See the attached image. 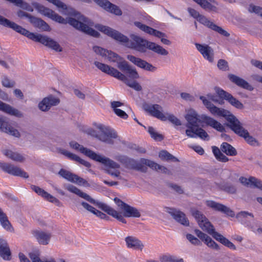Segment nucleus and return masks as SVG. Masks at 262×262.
<instances>
[{
	"label": "nucleus",
	"instance_id": "1",
	"mask_svg": "<svg viewBox=\"0 0 262 262\" xmlns=\"http://www.w3.org/2000/svg\"><path fill=\"white\" fill-rule=\"evenodd\" d=\"M93 50L95 53L100 55L109 61L117 63L118 68L126 75L122 73L117 69L105 63L99 61H95V66L102 72L107 74L116 79L124 82L129 87L136 91H140L142 90V86L135 80L130 79H139L140 76L136 69L125 61L122 57L117 54L108 51L106 49L99 46H94Z\"/></svg>",
	"mask_w": 262,
	"mask_h": 262
},
{
	"label": "nucleus",
	"instance_id": "2",
	"mask_svg": "<svg viewBox=\"0 0 262 262\" xmlns=\"http://www.w3.org/2000/svg\"><path fill=\"white\" fill-rule=\"evenodd\" d=\"M200 99L212 115L224 117L228 122L230 128L235 134L243 137L248 144L254 146L258 145V142L255 138L250 136L248 131L243 127L240 122L229 111L218 107L210 101L211 100L214 102H218L214 94L208 93L206 96H200Z\"/></svg>",
	"mask_w": 262,
	"mask_h": 262
},
{
	"label": "nucleus",
	"instance_id": "3",
	"mask_svg": "<svg viewBox=\"0 0 262 262\" xmlns=\"http://www.w3.org/2000/svg\"><path fill=\"white\" fill-rule=\"evenodd\" d=\"M184 117L187 121L186 127L188 128L186 130V134L189 138L199 137L203 140H209V136L207 133L201 127H199V124L201 122L219 132H223L225 130L224 126L220 122L206 115L199 116L192 108L186 110Z\"/></svg>",
	"mask_w": 262,
	"mask_h": 262
},
{
	"label": "nucleus",
	"instance_id": "4",
	"mask_svg": "<svg viewBox=\"0 0 262 262\" xmlns=\"http://www.w3.org/2000/svg\"><path fill=\"white\" fill-rule=\"evenodd\" d=\"M70 146L73 149L83 154L89 158L99 162L105 166V170L106 172L114 178L121 180L122 177L120 176V171L119 169L120 165L114 162L112 160L97 154L93 151L84 147L75 141H72L70 143Z\"/></svg>",
	"mask_w": 262,
	"mask_h": 262
},
{
	"label": "nucleus",
	"instance_id": "5",
	"mask_svg": "<svg viewBox=\"0 0 262 262\" xmlns=\"http://www.w3.org/2000/svg\"><path fill=\"white\" fill-rule=\"evenodd\" d=\"M0 25L6 27L11 28L28 38L33 41L40 42L56 51L60 52L62 51V49L59 45L53 39L46 36L30 32L20 26L18 25L14 22L9 20L1 15Z\"/></svg>",
	"mask_w": 262,
	"mask_h": 262
},
{
	"label": "nucleus",
	"instance_id": "6",
	"mask_svg": "<svg viewBox=\"0 0 262 262\" xmlns=\"http://www.w3.org/2000/svg\"><path fill=\"white\" fill-rule=\"evenodd\" d=\"M114 202L123 211V214L104 204L102 205L101 208L108 214L120 222L124 224L126 223V220L124 219V216L127 217H139L140 216V212L136 208L127 205L117 198L114 199Z\"/></svg>",
	"mask_w": 262,
	"mask_h": 262
},
{
	"label": "nucleus",
	"instance_id": "7",
	"mask_svg": "<svg viewBox=\"0 0 262 262\" xmlns=\"http://www.w3.org/2000/svg\"><path fill=\"white\" fill-rule=\"evenodd\" d=\"M192 215L196 220L199 226L203 230L211 235L214 238L220 242L225 246L232 250L236 249L235 246L232 242L223 235L215 231L213 226L209 222L208 219L200 211L195 210L193 212Z\"/></svg>",
	"mask_w": 262,
	"mask_h": 262
},
{
	"label": "nucleus",
	"instance_id": "8",
	"mask_svg": "<svg viewBox=\"0 0 262 262\" xmlns=\"http://www.w3.org/2000/svg\"><path fill=\"white\" fill-rule=\"evenodd\" d=\"M96 128L98 130L97 132L93 129H90L88 134L107 144H113L114 139L118 137L116 131L107 126L98 124L96 125Z\"/></svg>",
	"mask_w": 262,
	"mask_h": 262
},
{
	"label": "nucleus",
	"instance_id": "9",
	"mask_svg": "<svg viewBox=\"0 0 262 262\" xmlns=\"http://www.w3.org/2000/svg\"><path fill=\"white\" fill-rule=\"evenodd\" d=\"M134 24L137 27L145 33L160 38L161 41L163 44L166 45H170L171 44V41L165 38L166 37V35L165 33L143 25L140 22L136 21L134 23Z\"/></svg>",
	"mask_w": 262,
	"mask_h": 262
},
{
	"label": "nucleus",
	"instance_id": "10",
	"mask_svg": "<svg viewBox=\"0 0 262 262\" xmlns=\"http://www.w3.org/2000/svg\"><path fill=\"white\" fill-rule=\"evenodd\" d=\"M58 173L64 179L79 186H83L84 187L90 186L89 183L85 179L75 174L72 173L70 171L62 169L59 171Z\"/></svg>",
	"mask_w": 262,
	"mask_h": 262
},
{
	"label": "nucleus",
	"instance_id": "11",
	"mask_svg": "<svg viewBox=\"0 0 262 262\" xmlns=\"http://www.w3.org/2000/svg\"><path fill=\"white\" fill-rule=\"evenodd\" d=\"M0 168L4 171L14 176L20 177L23 178H28V174L23 169L14 165L0 162Z\"/></svg>",
	"mask_w": 262,
	"mask_h": 262
},
{
	"label": "nucleus",
	"instance_id": "12",
	"mask_svg": "<svg viewBox=\"0 0 262 262\" xmlns=\"http://www.w3.org/2000/svg\"><path fill=\"white\" fill-rule=\"evenodd\" d=\"M215 91L217 95L222 99L227 100L231 105L238 109H243L244 105L239 101L234 98L230 94L224 91L223 89L216 87Z\"/></svg>",
	"mask_w": 262,
	"mask_h": 262
},
{
	"label": "nucleus",
	"instance_id": "13",
	"mask_svg": "<svg viewBox=\"0 0 262 262\" xmlns=\"http://www.w3.org/2000/svg\"><path fill=\"white\" fill-rule=\"evenodd\" d=\"M144 110L151 116L162 121L164 120L166 112H164L162 107L157 104H146L143 106Z\"/></svg>",
	"mask_w": 262,
	"mask_h": 262
},
{
	"label": "nucleus",
	"instance_id": "14",
	"mask_svg": "<svg viewBox=\"0 0 262 262\" xmlns=\"http://www.w3.org/2000/svg\"><path fill=\"white\" fill-rule=\"evenodd\" d=\"M126 57L131 62L144 70L149 72H154L156 70L155 67L140 58L136 57L132 55H128Z\"/></svg>",
	"mask_w": 262,
	"mask_h": 262
},
{
	"label": "nucleus",
	"instance_id": "15",
	"mask_svg": "<svg viewBox=\"0 0 262 262\" xmlns=\"http://www.w3.org/2000/svg\"><path fill=\"white\" fill-rule=\"evenodd\" d=\"M59 103V99L52 95L44 98L38 103V108L43 112L48 111L53 106H55Z\"/></svg>",
	"mask_w": 262,
	"mask_h": 262
},
{
	"label": "nucleus",
	"instance_id": "16",
	"mask_svg": "<svg viewBox=\"0 0 262 262\" xmlns=\"http://www.w3.org/2000/svg\"><path fill=\"white\" fill-rule=\"evenodd\" d=\"M100 7L106 11L116 15H121L122 11L119 7L110 3L107 0H94Z\"/></svg>",
	"mask_w": 262,
	"mask_h": 262
},
{
	"label": "nucleus",
	"instance_id": "17",
	"mask_svg": "<svg viewBox=\"0 0 262 262\" xmlns=\"http://www.w3.org/2000/svg\"><path fill=\"white\" fill-rule=\"evenodd\" d=\"M206 204L208 207L215 211L221 212L231 217L234 216V213L232 210L222 204L218 203L213 201L208 200L206 201Z\"/></svg>",
	"mask_w": 262,
	"mask_h": 262
},
{
	"label": "nucleus",
	"instance_id": "18",
	"mask_svg": "<svg viewBox=\"0 0 262 262\" xmlns=\"http://www.w3.org/2000/svg\"><path fill=\"white\" fill-rule=\"evenodd\" d=\"M196 48L202 55L203 57L210 62H212L214 60V52L213 49L207 45H202L196 43Z\"/></svg>",
	"mask_w": 262,
	"mask_h": 262
},
{
	"label": "nucleus",
	"instance_id": "19",
	"mask_svg": "<svg viewBox=\"0 0 262 262\" xmlns=\"http://www.w3.org/2000/svg\"><path fill=\"white\" fill-rule=\"evenodd\" d=\"M197 20L199 21L200 23L202 24L205 26L208 27V28L212 29L213 30L215 31L218 32L220 34L225 36H229V34L225 30L223 29L220 27L216 26L212 22L210 21L206 17L203 15H200L199 17H198Z\"/></svg>",
	"mask_w": 262,
	"mask_h": 262
},
{
	"label": "nucleus",
	"instance_id": "20",
	"mask_svg": "<svg viewBox=\"0 0 262 262\" xmlns=\"http://www.w3.org/2000/svg\"><path fill=\"white\" fill-rule=\"evenodd\" d=\"M167 211L177 222L184 226L189 225V221L182 212L174 208H168Z\"/></svg>",
	"mask_w": 262,
	"mask_h": 262
},
{
	"label": "nucleus",
	"instance_id": "21",
	"mask_svg": "<svg viewBox=\"0 0 262 262\" xmlns=\"http://www.w3.org/2000/svg\"><path fill=\"white\" fill-rule=\"evenodd\" d=\"M32 189L37 194L43 198L45 200L51 203H54L57 205L60 204L59 201L54 196L52 195L42 188L35 186H31Z\"/></svg>",
	"mask_w": 262,
	"mask_h": 262
},
{
	"label": "nucleus",
	"instance_id": "22",
	"mask_svg": "<svg viewBox=\"0 0 262 262\" xmlns=\"http://www.w3.org/2000/svg\"><path fill=\"white\" fill-rule=\"evenodd\" d=\"M0 111L9 115L18 118L23 116V113L18 110L11 106L10 105L5 103L0 100Z\"/></svg>",
	"mask_w": 262,
	"mask_h": 262
},
{
	"label": "nucleus",
	"instance_id": "23",
	"mask_svg": "<svg viewBox=\"0 0 262 262\" xmlns=\"http://www.w3.org/2000/svg\"><path fill=\"white\" fill-rule=\"evenodd\" d=\"M125 242L128 248L141 251L144 248L142 242L136 237L128 236L125 237Z\"/></svg>",
	"mask_w": 262,
	"mask_h": 262
},
{
	"label": "nucleus",
	"instance_id": "24",
	"mask_svg": "<svg viewBox=\"0 0 262 262\" xmlns=\"http://www.w3.org/2000/svg\"><path fill=\"white\" fill-rule=\"evenodd\" d=\"M32 234L37 242L43 245H48L51 237L50 233L41 230H35Z\"/></svg>",
	"mask_w": 262,
	"mask_h": 262
},
{
	"label": "nucleus",
	"instance_id": "25",
	"mask_svg": "<svg viewBox=\"0 0 262 262\" xmlns=\"http://www.w3.org/2000/svg\"><path fill=\"white\" fill-rule=\"evenodd\" d=\"M195 233L202 241L209 248L214 250H219L220 247L212 238L202 231L196 230Z\"/></svg>",
	"mask_w": 262,
	"mask_h": 262
},
{
	"label": "nucleus",
	"instance_id": "26",
	"mask_svg": "<svg viewBox=\"0 0 262 262\" xmlns=\"http://www.w3.org/2000/svg\"><path fill=\"white\" fill-rule=\"evenodd\" d=\"M0 129L2 132L15 137L18 138L20 136V134L17 129L12 127L8 122L4 121L2 118H0Z\"/></svg>",
	"mask_w": 262,
	"mask_h": 262
},
{
	"label": "nucleus",
	"instance_id": "27",
	"mask_svg": "<svg viewBox=\"0 0 262 262\" xmlns=\"http://www.w3.org/2000/svg\"><path fill=\"white\" fill-rule=\"evenodd\" d=\"M240 182L247 186L255 187L262 190V181L254 177H250L247 178L246 177H241L239 178Z\"/></svg>",
	"mask_w": 262,
	"mask_h": 262
},
{
	"label": "nucleus",
	"instance_id": "28",
	"mask_svg": "<svg viewBox=\"0 0 262 262\" xmlns=\"http://www.w3.org/2000/svg\"><path fill=\"white\" fill-rule=\"evenodd\" d=\"M66 188L70 192L77 194L79 196L86 200L89 202L93 204H95V201L94 199L92 198L88 194L81 191L79 189H78L75 186L69 184L66 186Z\"/></svg>",
	"mask_w": 262,
	"mask_h": 262
},
{
	"label": "nucleus",
	"instance_id": "29",
	"mask_svg": "<svg viewBox=\"0 0 262 262\" xmlns=\"http://www.w3.org/2000/svg\"><path fill=\"white\" fill-rule=\"evenodd\" d=\"M3 154L8 158L16 162L21 163L25 160V158L24 155L10 149H7L3 150Z\"/></svg>",
	"mask_w": 262,
	"mask_h": 262
},
{
	"label": "nucleus",
	"instance_id": "30",
	"mask_svg": "<svg viewBox=\"0 0 262 262\" xmlns=\"http://www.w3.org/2000/svg\"><path fill=\"white\" fill-rule=\"evenodd\" d=\"M228 77L232 82L236 84L238 86L248 90H253L252 86L244 79L233 74L229 75Z\"/></svg>",
	"mask_w": 262,
	"mask_h": 262
},
{
	"label": "nucleus",
	"instance_id": "31",
	"mask_svg": "<svg viewBox=\"0 0 262 262\" xmlns=\"http://www.w3.org/2000/svg\"><path fill=\"white\" fill-rule=\"evenodd\" d=\"M0 256L5 260H10L11 252L7 241L0 238Z\"/></svg>",
	"mask_w": 262,
	"mask_h": 262
},
{
	"label": "nucleus",
	"instance_id": "32",
	"mask_svg": "<svg viewBox=\"0 0 262 262\" xmlns=\"http://www.w3.org/2000/svg\"><path fill=\"white\" fill-rule=\"evenodd\" d=\"M204 9L209 11H215L216 8L214 4H216L214 0H193Z\"/></svg>",
	"mask_w": 262,
	"mask_h": 262
},
{
	"label": "nucleus",
	"instance_id": "33",
	"mask_svg": "<svg viewBox=\"0 0 262 262\" xmlns=\"http://www.w3.org/2000/svg\"><path fill=\"white\" fill-rule=\"evenodd\" d=\"M140 162L142 164L149 166L152 169L159 171L163 173H167L168 171V169L166 167L160 165L157 163L149 160L142 159L140 160Z\"/></svg>",
	"mask_w": 262,
	"mask_h": 262
},
{
	"label": "nucleus",
	"instance_id": "34",
	"mask_svg": "<svg viewBox=\"0 0 262 262\" xmlns=\"http://www.w3.org/2000/svg\"><path fill=\"white\" fill-rule=\"evenodd\" d=\"M237 218L243 224L248 227L251 226L249 222L254 221L253 214L246 211H242L238 213Z\"/></svg>",
	"mask_w": 262,
	"mask_h": 262
},
{
	"label": "nucleus",
	"instance_id": "35",
	"mask_svg": "<svg viewBox=\"0 0 262 262\" xmlns=\"http://www.w3.org/2000/svg\"><path fill=\"white\" fill-rule=\"evenodd\" d=\"M30 23L32 24L34 27L38 28L42 31H49L51 30L48 24L40 18L34 16L31 17Z\"/></svg>",
	"mask_w": 262,
	"mask_h": 262
},
{
	"label": "nucleus",
	"instance_id": "36",
	"mask_svg": "<svg viewBox=\"0 0 262 262\" xmlns=\"http://www.w3.org/2000/svg\"><path fill=\"white\" fill-rule=\"evenodd\" d=\"M61 153L66 157H67L70 159L78 162L80 164L84 165L86 167H91V164L89 162L81 159L79 157L74 154H72L66 150H62Z\"/></svg>",
	"mask_w": 262,
	"mask_h": 262
},
{
	"label": "nucleus",
	"instance_id": "37",
	"mask_svg": "<svg viewBox=\"0 0 262 262\" xmlns=\"http://www.w3.org/2000/svg\"><path fill=\"white\" fill-rule=\"evenodd\" d=\"M0 223L1 226L6 230L9 231H13V228L8 221V217L0 208Z\"/></svg>",
	"mask_w": 262,
	"mask_h": 262
},
{
	"label": "nucleus",
	"instance_id": "38",
	"mask_svg": "<svg viewBox=\"0 0 262 262\" xmlns=\"http://www.w3.org/2000/svg\"><path fill=\"white\" fill-rule=\"evenodd\" d=\"M222 151L228 156H233L236 155L235 149L227 142H223L221 146Z\"/></svg>",
	"mask_w": 262,
	"mask_h": 262
},
{
	"label": "nucleus",
	"instance_id": "39",
	"mask_svg": "<svg viewBox=\"0 0 262 262\" xmlns=\"http://www.w3.org/2000/svg\"><path fill=\"white\" fill-rule=\"evenodd\" d=\"M165 119L162 120V121H168L175 126H180L182 124L181 120L173 114L166 112L164 116Z\"/></svg>",
	"mask_w": 262,
	"mask_h": 262
},
{
	"label": "nucleus",
	"instance_id": "40",
	"mask_svg": "<svg viewBox=\"0 0 262 262\" xmlns=\"http://www.w3.org/2000/svg\"><path fill=\"white\" fill-rule=\"evenodd\" d=\"M212 149L213 155L218 161L226 162L229 160V159L221 151L218 147L212 146Z\"/></svg>",
	"mask_w": 262,
	"mask_h": 262
},
{
	"label": "nucleus",
	"instance_id": "41",
	"mask_svg": "<svg viewBox=\"0 0 262 262\" xmlns=\"http://www.w3.org/2000/svg\"><path fill=\"white\" fill-rule=\"evenodd\" d=\"M159 156L162 160H172L173 161H177L178 160L176 158L170 154L167 151L162 150L159 152Z\"/></svg>",
	"mask_w": 262,
	"mask_h": 262
},
{
	"label": "nucleus",
	"instance_id": "42",
	"mask_svg": "<svg viewBox=\"0 0 262 262\" xmlns=\"http://www.w3.org/2000/svg\"><path fill=\"white\" fill-rule=\"evenodd\" d=\"M1 82L3 86L7 88H12L15 84L14 81L9 79L6 76H3L2 77Z\"/></svg>",
	"mask_w": 262,
	"mask_h": 262
},
{
	"label": "nucleus",
	"instance_id": "43",
	"mask_svg": "<svg viewBox=\"0 0 262 262\" xmlns=\"http://www.w3.org/2000/svg\"><path fill=\"white\" fill-rule=\"evenodd\" d=\"M148 132L151 137L156 140L161 141L163 139L162 136L158 134L152 127H149L148 128Z\"/></svg>",
	"mask_w": 262,
	"mask_h": 262
},
{
	"label": "nucleus",
	"instance_id": "44",
	"mask_svg": "<svg viewBox=\"0 0 262 262\" xmlns=\"http://www.w3.org/2000/svg\"><path fill=\"white\" fill-rule=\"evenodd\" d=\"M248 10L250 12L254 13L262 18V8L257 6L250 5Z\"/></svg>",
	"mask_w": 262,
	"mask_h": 262
},
{
	"label": "nucleus",
	"instance_id": "45",
	"mask_svg": "<svg viewBox=\"0 0 262 262\" xmlns=\"http://www.w3.org/2000/svg\"><path fill=\"white\" fill-rule=\"evenodd\" d=\"M115 159L120 163L124 164H127L128 162H134L133 160L129 159L127 157L123 155H117L115 157Z\"/></svg>",
	"mask_w": 262,
	"mask_h": 262
},
{
	"label": "nucleus",
	"instance_id": "46",
	"mask_svg": "<svg viewBox=\"0 0 262 262\" xmlns=\"http://www.w3.org/2000/svg\"><path fill=\"white\" fill-rule=\"evenodd\" d=\"M175 255L166 254L161 256L160 260L161 262H173Z\"/></svg>",
	"mask_w": 262,
	"mask_h": 262
},
{
	"label": "nucleus",
	"instance_id": "47",
	"mask_svg": "<svg viewBox=\"0 0 262 262\" xmlns=\"http://www.w3.org/2000/svg\"><path fill=\"white\" fill-rule=\"evenodd\" d=\"M30 257L32 262H56L54 259H51L45 261H42L40 259L38 255L35 253H30Z\"/></svg>",
	"mask_w": 262,
	"mask_h": 262
},
{
	"label": "nucleus",
	"instance_id": "48",
	"mask_svg": "<svg viewBox=\"0 0 262 262\" xmlns=\"http://www.w3.org/2000/svg\"><path fill=\"white\" fill-rule=\"evenodd\" d=\"M187 239L192 244L195 245H200L201 242L195 236L191 234H187L186 235Z\"/></svg>",
	"mask_w": 262,
	"mask_h": 262
},
{
	"label": "nucleus",
	"instance_id": "49",
	"mask_svg": "<svg viewBox=\"0 0 262 262\" xmlns=\"http://www.w3.org/2000/svg\"><path fill=\"white\" fill-rule=\"evenodd\" d=\"M17 15L20 18H27L30 22L31 17L33 16L22 10H18L17 12Z\"/></svg>",
	"mask_w": 262,
	"mask_h": 262
},
{
	"label": "nucleus",
	"instance_id": "50",
	"mask_svg": "<svg viewBox=\"0 0 262 262\" xmlns=\"http://www.w3.org/2000/svg\"><path fill=\"white\" fill-rule=\"evenodd\" d=\"M217 67L220 69L226 71L228 69L227 62L224 60L220 59L218 61Z\"/></svg>",
	"mask_w": 262,
	"mask_h": 262
},
{
	"label": "nucleus",
	"instance_id": "51",
	"mask_svg": "<svg viewBox=\"0 0 262 262\" xmlns=\"http://www.w3.org/2000/svg\"><path fill=\"white\" fill-rule=\"evenodd\" d=\"M114 112L118 116L123 119H126L128 117L127 114L124 111L120 108H116L115 110H114Z\"/></svg>",
	"mask_w": 262,
	"mask_h": 262
},
{
	"label": "nucleus",
	"instance_id": "52",
	"mask_svg": "<svg viewBox=\"0 0 262 262\" xmlns=\"http://www.w3.org/2000/svg\"><path fill=\"white\" fill-rule=\"evenodd\" d=\"M81 205L85 209H86L89 211L93 213L94 214H95V212L97 211V209L96 208H95L93 206H91L90 205H89L87 203L82 202L81 203Z\"/></svg>",
	"mask_w": 262,
	"mask_h": 262
},
{
	"label": "nucleus",
	"instance_id": "53",
	"mask_svg": "<svg viewBox=\"0 0 262 262\" xmlns=\"http://www.w3.org/2000/svg\"><path fill=\"white\" fill-rule=\"evenodd\" d=\"M188 11L192 17L196 19H198V17L201 15L197 11L191 8H188Z\"/></svg>",
	"mask_w": 262,
	"mask_h": 262
},
{
	"label": "nucleus",
	"instance_id": "54",
	"mask_svg": "<svg viewBox=\"0 0 262 262\" xmlns=\"http://www.w3.org/2000/svg\"><path fill=\"white\" fill-rule=\"evenodd\" d=\"M181 98L186 101H193L194 99V97L191 95L190 94L187 93H182L181 94Z\"/></svg>",
	"mask_w": 262,
	"mask_h": 262
},
{
	"label": "nucleus",
	"instance_id": "55",
	"mask_svg": "<svg viewBox=\"0 0 262 262\" xmlns=\"http://www.w3.org/2000/svg\"><path fill=\"white\" fill-rule=\"evenodd\" d=\"M14 94L17 98L20 99H23L24 98L23 93L19 89H15L14 90Z\"/></svg>",
	"mask_w": 262,
	"mask_h": 262
},
{
	"label": "nucleus",
	"instance_id": "56",
	"mask_svg": "<svg viewBox=\"0 0 262 262\" xmlns=\"http://www.w3.org/2000/svg\"><path fill=\"white\" fill-rule=\"evenodd\" d=\"M95 214L98 216L99 217L100 219H105L107 220L108 219V216H107L104 213L101 212L99 210H97L96 212H95Z\"/></svg>",
	"mask_w": 262,
	"mask_h": 262
},
{
	"label": "nucleus",
	"instance_id": "57",
	"mask_svg": "<svg viewBox=\"0 0 262 262\" xmlns=\"http://www.w3.org/2000/svg\"><path fill=\"white\" fill-rule=\"evenodd\" d=\"M192 148L194 150L198 153L199 154L202 155L204 154V150L202 147L199 145H195L192 146Z\"/></svg>",
	"mask_w": 262,
	"mask_h": 262
},
{
	"label": "nucleus",
	"instance_id": "58",
	"mask_svg": "<svg viewBox=\"0 0 262 262\" xmlns=\"http://www.w3.org/2000/svg\"><path fill=\"white\" fill-rule=\"evenodd\" d=\"M251 63L254 66L262 70V62L258 60H253L251 61Z\"/></svg>",
	"mask_w": 262,
	"mask_h": 262
},
{
	"label": "nucleus",
	"instance_id": "59",
	"mask_svg": "<svg viewBox=\"0 0 262 262\" xmlns=\"http://www.w3.org/2000/svg\"><path fill=\"white\" fill-rule=\"evenodd\" d=\"M122 105V103L119 101H114L111 103V106L113 108V110H115L116 108H118V107L121 106Z\"/></svg>",
	"mask_w": 262,
	"mask_h": 262
},
{
	"label": "nucleus",
	"instance_id": "60",
	"mask_svg": "<svg viewBox=\"0 0 262 262\" xmlns=\"http://www.w3.org/2000/svg\"><path fill=\"white\" fill-rule=\"evenodd\" d=\"M20 262H29L27 257L22 253H20L18 255Z\"/></svg>",
	"mask_w": 262,
	"mask_h": 262
},
{
	"label": "nucleus",
	"instance_id": "61",
	"mask_svg": "<svg viewBox=\"0 0 262 262\" xmlns=\"http://www.w3.org/2000/svg\"><path fill=\"white\" fill-rule=\"evenodd\" d=\"M74 94L79 98L84 99L85 95L81 92L78 90H75L74 91Z\"/></svg>",
	"mask_w": 262,
	"mask_h": 262
},
{
	"label": "nucleus",
	"instance_id": "62",
	"mask_svg": "<svg viewBox=\"0 0 262 262\" xmlns=\"http://www.w3.org/2000/svg\"><path fill=\"white\" fill-rule=\"evenodd\" d=\"M226 190L230 193H233L235 192L236 189L234 186H230L226 188Z\"/></svg>",
	"mask_w": 262,
	"mask_h": 262
},
{
	"label": "nucleus",
	"instance_id": "63",
	"mask_svg": "<svg viewBox=\"0 0 262 262\" xmlns=\"http://www.w3.org/2000/svg\"><path fill=\"white\" fill-rule=\"evenodd\" d=\"M172 188L173 189V190H174L176 191L179 193H181L183 192V190L182 189V188L177 185H172Z\"/></svg>",
	"mask_w": 262,
	"mask_h": 262
},
{
	"label": "nucleus",
	"instance_id": "64",
	"mask_svg": "<svg viewBox=\"0 0 262 262\" xmlns=\"http://www.w3.org/2000/svg\"><path fill=\"white\" fill-rule=\"evenodd\" d=\"M251 228L252 229V231L255 232L257 234H262V228H259L257 229H256L255 228H253V227H251Z\"/></svg>",
	"mask_w": 262,
	"mask_h": 262
}]
</instances>
